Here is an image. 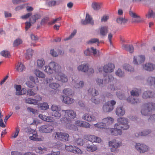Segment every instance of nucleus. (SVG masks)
<instances>
[{
	"label": "nucleus",
	"instance_id": "1",
	"mask_svg": "<svg viewBox=\"0 0 155 155\" xmlns=\"http://www.w3.org/2000/svg\"><path fill=\"white\" fill-rule=\"evenodd\" d=\"M45 71L49 74L53 73L54 71L56 73L55 76L56 79L63 83L66 82L68 81L67 77L61 72V67L54 62H51L48 66H45Z\"/></svg>",
	"mask_w": 155,
	"mask_h": 155
},
{
	"label": "nucleus",
	"instance_id": "2",
	"mask_svg": "<svg viewBox=\"0 0 155 155\" xmlns=\"http://www.w3.org/2000/svg\"><path fill=\"white\" fill-rule=\"evenodd\" d=\"M62 114L64 116V117L61 118L60 120L61 123H70L71 122V120L73 119L76 116V112L71 109L62 110Z\"/></svg>",
	"mask_w": 155,
	"mask_h": 155
},
{
	"label": "nucleus",
	"instance_id": "3",
	"mask_svg": "<svg viewBox=\"0 0 155 155\" xmlns=\"http://www.w3.org/2000/svg\"><path fill=\"white\" fill-rule=\"evenodd\" d=\"M114 119L110 117H108L105 118L103 119V122L101 123H97L94 124L95 127L101 129H107V127L110 124L113 123Z\"/></svg>",
	"mask_w": 155,
	"mask_h": 155
},
{
	"label": "nucleus",
	"instance_id": "4",
	"mask_svg": "<svg viewBox=\"0 0 155 155\" xmlns=\"http://www.w3.org/2000/svg\"><path fill=\"white\" fill-rule=\"evenodd\" d=\"M128 121L127 119L124 117H120L117 119V122L116 125L118 128H121L123 130L128 129L130 127L128 124Z\"/></svg>",
	"mask_w": 155,
	"mask_h": 155
},
{
	"label": "nucleus",
	"instance_id": "5",
	"mask_svg": "<svg viewBox=\"0 0 155 155\" xmlns=\"http://www.w3.org/2000/svg\"><path fill=\"white\" fill-rule=\"evenodd\" d=\"M116 102L115 101L111 100L106 103L103 107V110L104 112L111 111L114 109V105Z\"/></svg>",
	"mask_w": 155,
	"mask_h": 155
},
{
	"label": "nucleus",
	"instance_id": "6",
	"mask_svg": "<svg viewBox=\"0 0 155 155\" xmlns=\"http://www.w3.org/2000/svg\"><path fill=\"white\" fill-rule=\"evenodd\" d=\"M53 135L56 139L62 141H67L69 140V135L66 133L55 132Z\"/></svg>",
	"mask_w": 155,
	"mask_h": 155
},
{
	"label": "nucleus",
	"instance_id": "7",
	"mask_svg": "<svg viewBox=\"0 0 155 155\" xmlns=\"http://www.w3.org/2000/svg\"><path fill=\"white\" fill-rule=\"evenodd\" d=\"M88 94L91 95V101L95 104H98L100 103V100L97 99L95 97L98 94L97 91L95 89L90 88L88 90Z\"/></svg>",
	"mask_w": 155,
	"mask_h": 155
},
{
	"label": "nucleus",
	"instance_id": "8",
	"mask_svg": "<svg viewBox=\"0 0 155 155\" xmlns=\"http://www.w3.org/2000/svg\"><path fill=\"white\" fill-rule=\"evenodd\" d=\"M108 78L107 79L104 80V81L102 79L98 78L96 79V82L99 86L103 87L106 85V84L107 83H108L110 82L111 83L114 81V78L111 75H109L108 76Z\"/></svg>",
	"mask_w": 155,
	"mask_h": 155
},
{
	"label": "nucleus",
	"instance_id": "9",
	"mask_svg": "<svg viewBox=\"0 0 155 155\" xmlns=\"http://www.w3.org/2000/svg\"><path fill=\"white\" fill-rule=\"evenodd\" d=\"M145 107L147 108L146 110L142 109L141 110V113L143 115H148V112L152 110H155V103H148L145 104Z\"/></svg>",
	"mask_w": 155,
	"mask_h": 155
},
{
	"label": "nucleus",
	"instance_id": "10",
	"mask_svg": "<svg viewBox=\"0 0 155 155\" xmlns=\"http://www.w3.org/2000/svg\"><path fill=\"white\" fill-rule=\"evenodd\" d=\"M65 149L68 152H70L75 154H81L82 153V151L80 149L74 146L71 145L66 146Z\"/></svg>",
	"mask_w": 155,
	"mask_h": 155
},
{
	"label": "nucleus",
	"instance_id": "11",
	"mask_svg": "<svg viewBox=\"0 0 155 155\" xmlns=\"http://www.w3.org/2000/svg\"><path fill=\"white\" fill-rule=\"evenodd\" d=\"M84 138L92 142L99 143L101 141L100 137L92 135H85L84 136Z\"/></svg>",
	"mask_w": 155,
	"mask_h": 155
},
{
	"label": "nucleus",
	"instance_id": "12",
	"mask_svg": "<svg viewBox=\"0 0 155 155\" xmlns=\"http://www.w3.org/2000/svg\"><path fill=\"white\" fill-rule=\"evenodd\" d=\"M145 60V55H138L134 56L133 61V63L135 64H140L143 63Z\"/></svg>",
	"mask_w": 155,
	"mask_h": 155
},
{
	"label": "nucleus",
	"instance_id": "13",
	"mask_svg": "<svg viewBox=\"0 0 155 155\" xmlns=\"http://www.w3.org/2000/svg\"><path fill=\"white\" fill-rule=\"evenodd\" d=\"M121 144V143L117 142L116 140L110 141L109 142V146L111 147V150L114 152L117 151V148L120 146Z\"/></svg>",
	"mask_w": 155,
	"mask_h": 155
},
{
	"label": "nucleus",
	"instance_id": "14",
	"mask_svg": "<svg viewBox=\"0 0 155 155\" xmlns=\"http://www.w3.org/2000/svg\"><path fill=\"white\" fill-rule=\"evenodd\" d=\"M135 147L140 153H144L147 151L148 150L147 147L145 145L139 143L136 144Z\"/></svg>",
	"mask_w": 155,
	"mask_h": 155
},
{
	"label": "nucleus",
	"instance_id": "15",
	"mask_svg": "<svg viewBox=\"0 0 155 155\" xmlns=\"http://www.w3.org/2000/svg\"><path fill=\"white\" fill-rule=\"evenodd\" d=\"M129 14L130 16L132 18L131 19V22L132 23H139L142 21V20L140 16L135 13L132 11H130Z\"/></svg>",
	"mask_w": 155,
	"mask_h": 155
},
{
	"label": "nucleus",
	"instance_id": "16",
	"mask_svg": "<svg viewBox=\"0 0 155 155\" xmlns=\"http://www.w3.org/2000/svg\"><path fill=\"white\" fill-rule=\"evenodd\" d=\"M114 68L115 66L114 64L108 63L105 65L104 66V71L106 73H110L114 70Z\"/></svg>",
	"mask_w": 155,
	"mask_h": 155
},
{
	"label": "nucleus",
	"instance_id": "17",
	"mask_svg": "<svg viewBox=\"0 0 155 155\" xmlns=\"http://www.w3.org/2000/svg\"><path fill=\"white\" fill-rule=\"evenodd\" d=\"M53 128L51 126L44 125L41 126L39 128V131L43 133H48L52 131Z\"/></svg>",
	"mask_w": 155,
	"mask_h": 155
},
{
	"label": "nucleus",
	"instance_id": "18",
	"mask_svg": "<svg viewBox=\"0 0 155 155\" xmlns=\"http://www.w3.org/2000/svg\"><path fill=\"white\" fill-rule=\"evenodd\" d=\"M114 128H112L110 130V131L111 135L114 136L120 135L122 134V130L123 129L121 128H118L115 124Z\"/></svg>",
	"mask_w": 155,
	"mask_h": 155
},
{
	"label": "nucleus",
	"instance_id": "19",
	"mask_svg": "<svg viewBox=\"0 0 155 155\" xmlns=\"http://www.w3.org/2000/svg\"><path fill=\"white\" fill-rule=\"evenodd\" d=\"M37 97H38V99H35L32 98L26 99H25V102L27 104L36 105L38 101L41 100L42 99L41 97L39 95L37 96Z\"/></svg>",
	"mask_w": 155,
	"mask_h": 155
},
{
	"label": "nucleus",
	"instance_id": "20",
	"mask_svg": "<svg viewBox=\"0 0 155 155\" xmlns=\"http://www.w3.org/2000/svg\"><path fill=\"white\" fill-rule=\"evenodd\" d=\"M39 117L43 120L47 122H52L54 121V118L52 117H47L45 115L40 114L38 116Z\"/></svg>",
	"mask_w": 155,
	"mask_h": 155
},
{
	"label": "nucleus",
	"instance_id": "21",
	"mask_svg": "<svg viewBox=\"0 0 155 155\" xmlns=\"http://www.w3.org/2000/svg\"><path fill=\"white\" fill-rule=\"evenodd\" d=\"M83 119L88 121H95L96 117L93 115H91L88 114H84L82 117Z\"/></svg>",
	"mask_w": 155,
	"mask_h": 155
},
{
	"label": "nucleus",
	"instance_id": "22",
	"mask_svg": "<svg viewBox=\"0 0 155 155\" xmlns=\"http://www.w3.org/2000/svg\"><path fill=\"white\" fill-rule=\"evenodd\" d=\"M125 113V110L123 107L118 106L117 107L116 110V113L117 115L119 116H122Z\"/></svg>",
	"mask_w": 155,
	"mask_h": 155
},
{
	"label": "nucleus",
	"instance_id": "23",
	"mask_svg": "<svg viewBox=\"0 0 155 155\" xmlns=\"http://www.w3.org/2000/svg\"><path fill=\"white\" fill-rule=\"evenodd\" d=\"M143 68L146 70L152 71L155 69V65L152 63H146L143 65Z\"/></svg>",
	"mask_w": 155,
	"mask_h": 155
},
{
	"label": "nucleus",
	"instance_id": "24",
	"mask_svg": "<svg viewBox=\"0 0 155 155\" xmlns=\"http://www.w3.org/2000/svg\"><path fill=\"white\" fill-rule=\"evenodd\" d=\"M97 146L94 144H88L86 147V150L90 152H93L97 150Z\"/></svg>",
	"mask_w": 155,
	"mask_h": 155
},
{
	"label": "nucleus",
	"instance_id": "25",
	"mask_svg": "<svg viewBox=\"0 0 155 155\" xmlns=\"http://www.w3.org/2000/svg\"><path fill=\"white\" fill-rule=\"evenodd\" d=\"M73 142L74 144L78 146H83L84 143V140L80 138L74 139L73 140Z\"/></svg>",
	"mask_w": 155,
	"mask_h": 155
},
{
	"label": "nucleus",
	"instance_id": "26",
	"mask_svg": "<svg viewBox=\"0 0 155 155\" xmlns=\"http://www.w3.org/2000/svg\"><path fill=\"white\" fill-rule=\"evenodd\" d=\"M62 97L63 98V102L65 104H70L74 102V100L71 98L64 96H62Z\"/></svg>",
	"mask_w": 155,
	"mask_h": 155
},
{
	"label": "nucleus",
	"instance_id": "27",
	"mask_svg": "<svg viewBox=\"0 0 155 155\" xmlns=\"http://www.w3.org/2000/svg\"><path fill=\"white\" fill-rule=\"evenodd\" d=\"M108 31V28L107 26H102L100 29V34L103 36L106 35Z\"/></svg>",
	"mask_w": 155,
	"mask_h": 155
},
{
	"label": "nucleus",
	"instance_id": "28",
	"mask_svg": "<svg viewBox=\"0 0 155 155\" xmlns=\"http://www.w3.org/2000/svg\"><path fill=\"white\" fill-rule=\"evenodd\" d=\"M102 5V3L94 2L92 4L91 6L94 10L97 11L101 8Z\"/></svg>",
	"mask_w": 155,
	"mask_h": 155
},
{
	"label": "nucleus",
	"instance_id": "29",
	"mask_svg": "<svg viewBox=\"0 0 155 155\" xmlns=\"http://www.w3.org/2000/svg\"><path fill=\"white\" fill-rule=\"evenodd\" d=\"M153 96V93L151 91H145L142 95V97L143 99H147L150 97H152Z\"/></svg>",
	"mask_w": 155,
	"mask_h": 155
},
{
	"label": "nucleus",
	"instance_id": "30",
	"mask_svg": "<svg viewBox=\"0 0 155 155\" xmlns=\"http://www.w3.org/2000/svg\"><path fill=\"white\" fill-rule=\"evenodd\" d=\"M122 48L127 51L132 53L134 51V48L132 45H124L122 46Z\"/></svg>",
	"mask_w": 155,
	"mask_h": 155
},
{
	"label": "nucleus",
	"instance_id": "31",
	"mask_svg": "<svg viewBox=\"0 0 155 155\" xmlns=\"http://www.w3.org/2000/svg\"><path fill=\"white\" fill-rule=\"evenodd\" d=\"M34 74L37 77L39 78H44L45 77V75L43 72L38 70H35L34 71Z\"/></svg>",
	"mask_w": 155,
	"mask_h": 155
},
{
	"label": "nucleus",
	"instance_id": "32",
	"mask_svg": "<svg viewBox=\"0 0 155 155\" xmlns=\"http://www.w3.org/2000/svg\"><path fill=\"white\" fill-rule=\"evenodd\" d=\"M45 61L42 58L39 59L37 61V67L39 68H42L45 65Z\"/></svg>",
	"mask_w": 155,
	"mask_h": 155
},
{
	"label": "nucleus",
	"instance_id": "33",
	"mask_svg": "<svg viewBox=\"0 0 155 155\" xmlns=\"http://www.w3.org/2000/svg\"><path fill=\"white\" fill-rule=\"evenodd\" d=\"M78 69L79 71L85 72L88 70V67L87 64L81 65L78 67Z\"/></svg>",
	"mask_w": 155,
	"mask_h": 155
},
{
	"label": "nucleus",
	"instance_id": "34",
	"mask_svg": "<svg viewBox=\"0 0 155 155\" xmlns=\"http://www.w3.org/2000/svg\"><path fill=\"white\" fill-rule=\"evenodd\" d=\"M147 83L148 85H153L155 87V77H149L147 79Z\"/></svg>",
	"mask_w": 155,
	"mask_h": 155
},
{
	"label": "nucleus",
	"instance_id": "35",
	"mask_svg": "<svg viewBox=\"0 0 155 155\" xmlns=\"http://www.w3.org/2000/svg\"><path fill=\"white\" fill-rule=\"evenodd\" d=\"M127 100L128 102L133 104H136L140 102L139 100H136L132 96H130L128 97Z\"/></svg>",
	"mask_w": 155,
	"mask_h": 155
},
{
	"label": "nucleus",
	"instance_id": "36",
	"mask_svg": "<svg viewBox=\"0 0 155 155\" xmlns=\"http://www.w3.org/2000/svg\"><path fill=\"white\" fill-rule=\"evenodd\" d=\"M33 51L32 49H28L26 51L25 57L27 59H28L31 58L33 55Z\"/></svg>",
	"mask_w": 155,
	"mask_h": 155
},
{
	"label": "nucleus",
	"instance_id": "37",
	"mask_svg": "<svg viewBox=\"0 0 155 155\" xmlns=\"http://www.w3.org/2000/svg\"><path fill=\"white\" fill-rule=\"evenodd\" d=\"M40 18L39 15L36 14L32 16L30 18V21L31 23H34L35 22L36 20Z\"/></svg>",
	"mask_w": 155,
	"mask_h": 155
},
{
	"label": "nucleus",
	"instance_id": "38",
	"mask_svg": "<svg viewBox=\"0 0 155 155\" xmlns=\"http://www.w3.org/2000/svg\"><path fill=\"white\" fill-rule=\"evenodd\" d=\"M47 150L46 149L43 147H36L35 148V151L36 153H39L42 154L43 153L44 151Z\"/></svg>",
	"mask_w": 155,
	"mask_h": 155
},
{
	"label": "nucleus",
	"instance_id": "39",
	"mask_svg": "<svg viewBox=\"0 0 155 155\" xmlns=\"http://www.w3.org/2000/svg\"><path fill=\"white\" fill-rule=\"evenodd\" d=\"M127 19L123 18H117V22L121 25H125L127 22Z\"/></svg>",
	"mask_w": 155,
	"mask_h": 155
},
{
	"label": "nucleus",
	"instance_id": "40",
	"mask_svg": "<svg viewBox=\"0 0 155 155\" xmlns=\"http://www.w3.org/2000/svg\"><path fill=\"white\" fill-rule=\"evenodd\" d=\"M86 20L88 24H90L92 25H94V22L92 18L88 14L86 15Z\"/></svg>",
	"mask_w": 155,
	"mask_h": 155
},
{
	"label": "nucleus",
	"instance_id": "41",
	"mask_svg": "<svg viewBox=\"0 0 155 155\" xmlns=\"http://www.w3.org/2000/svg\"><path fill=\"white\" fill-rule=\"evenodd\" d=\"M38 107L41 110H46L49 108V105L46 103L40 104L38 105Z\"/></svg>",
	"mask_w": 155,
	"mask_h": 155
},
{
	"label": "nucleus",
	"instance_id": "42",
	"mask_svg": "<svg viewBox=\"0 0 155 155\" xmlns=\"http://www.w3.org/2000/svg\"><path fill=\"white\" fill-rule=\"evenodd\" d=\"M25 69L24 65L20 63H18L17 65L16 69L19 72L23 71Z\"/></svg>",
	"mask_w": 155,
	"mask_h": 155
},
{
	"label": "nucleus",
	"instance_id": "43",
	"mask_svg": "<svg viewBox=\"0 0 155 155\" xmlns=\"http://www.w3.org/2000/svg\"><path fill=\"white\" fill-rule=\"evenodd\" d=\"M49 86L51 88L57 90L60 87V85L57 83H52L49 84Z\"/></svg>",
	"mask_w": 155,
	"mask_h": 155
},
{
	"label": "nucleus",
	"instance_id": "44",
	"mask_svg": "<svg viewBox=\"0 0 155 155\" xmlns=\"http://www.w3.org/2000/svg\"><path fill=\"white\" fill-rule=\"evenodd\" d=\"M63 92L64 94L68 96L71 95L73 94L71 89L69 88L64 89L63 90Z\"/></svg>",
	"mask_w": 155,
	"mask_h": 155
},
{
	"label": "nucleus",
	"instance_id": "45",
	"mask_svg": "<svg viewBox=\"0 0 155 155\" xmlns=\"http://www.w3.org/2000/svg\"><path fill=\"white\" fill-rule=\"evenodd\" d=\"M124 68L126 70L128 71L133 72L134 70V68L127 64H124Z\"/></svg>",
	"mask_w": 155,
	"mask_h": 155
},
{
	"label": "nucleus",
	"instance_id": "46",
	"mask_svg": "<svg viewBox=\"0 0 155 155\" xmlns=\"http://www.w3.org/2000/svg\"><path fill=\"white\" fill-rule=\"evenodd\" d=\"M141 93V91L139 89H136L135 90H132L130 92V94L133 96H138L139 94Z\"/></svg>",
	"mask_w": 155,
	"mask_h": 155
},
{
	"label": "nucleus",
	"instance_id": "47",
	"mask_svg": "<svg viewBox=\"0 0 155 155\" xmlns=\"http://www.w3.org/2000/svg\"><path fill=\"white\" fill-rule=\"evenodd\" d=\"M80 125L81 127L87 128H90L91 126L89 123L84 121H81Z\"/></svg>",
	"mask_w": 155,
	"mask_h": 155
},
{
	"label": "nucleus",
	"instance_id": "48",
	"mask_svg": "<svg viewBox=\"0 0 155 155\" xmlns=\"http://www.w3.org/2000/svg\"><path fill=\"white\" fill-rule=\"evenodd\" d=\"M22 41L20 39H17L15 40L13 43V46L14 47H16L18 46L19 45L21 44Z\"/></svg>",
	"mask_w": 155,
	"mask_h": 155
},
{
	"label": "nucleus",
	"instance_id": "49",
	"mask_svg": "<svg viewBox=\"0 0 155 155\" xmlns=\"http://www.w3.org/2000/svg\"><path fill=\"white\" fill-rule=\"evenodd\" d=\"M56 4V1L53 0H50L46 3L47 5L49 7H52L55 6Z\"/></svg>",
	"mask_w": 155,
	"mask_h": 155
},
{
	"label": "nucleus",
	"instance_id": "50",
	"mask_svg": "<svg viewBox=\"0 0 155 155\" xmlns=\"http://www.w3.org/2000/svg\"><path fill=\"white\" fill-rule=\"evenodd\" d=\"M150 131H151L149 130H144L143 132H141V134H137V135H136V134H135V136L137 137H138L140 135L143 136H146L149 134L150 132Z\"/></svg>",
	"mask_w": 155,
	"mask_h": 155
},
{
	"label": "nucleus",
	"instance_id": "51",
	"mask_svg": "<svg viewBox=\"0 0 155 155\" xmlns=\"http://www.w3.org/2000/svg\"><path fill=\"white\" fill-rule=\"evenodd\" d=\"M146 17L149 18L151 17H155V13L153 12L152 10H150L149 11L148 14L146 15Z\"/></svg>",
	"mask_w": 155,
	"mask_h": 155
},
{
	"label": "nucleus",
	"instance_id": "52",
	"mask_svg": "<svg viewBox=\"0 0 155 155\" xmlns=\"http://www.w3.org/2000/svg\"><path fill=\"white\" fill-rule=\"evenodd\" d=\"M116 74L117 76L120 77H122L124 76V72L122 71L121 69H118L116 72Z\"/></svg>",
	"mask_w": 155,
	"mask_h": 155
},
{
	"label": "nucleus",
	"instance_id": "53",
	"mask_svg": "<svg viewBox=\"0 0 155 155\" xmlns=\"http://www.w3.org/2000/svg\"><path fill=\"white\" fill-rule=\"evenodd\" d=\"M1 55L5 58L9 57L10 56V53L8 51L4 50L1 53Z\"/></svg>",
	"mask_w": 155,
	"mask_h": 155
},
{
	"label": "nucleus",
	"instance_id": "54",
	"mask_svg": "<svg viewBox=\"0 0 155 155\" xmlns=\"http://www.w3.org/2000/svg\"><path fill=\"white\" fill-rule=\"evenodd\" d=\"M52 114L53 116L58 118H59L61 116V114L59 113V111L52 112Z\"/></svg>",
	"mask_w": 155,
	"mask_h": 155
},
{
	"label": "nucleus",
	"instance_id": "55",
	"mask_svg": "<svg viewBox=\"0 0 155 155\" xmlns=\"http://www.w3.org/2000/svg\"><path fill=\"white\" fill-rule=\"evenodd\" d=\"M96 42H97L98 44L99 43V39L97 38H92L87 42V43L88 44H92Z\"/></svg>",
	"mask_w": 155,
	"mask_h": 155
},
{
	"label": "nucleus",
	"instance_id": "56",
	"mask_svg": "<svg viewBox=\"0 0 155 155\" xmlns=\"http://www.w3.org/2000/svg\"><path fill=\"white\" fill-rule=\"evenodd\" d=\"M26 93V90L25 88H23L20 92H16V95H20L25 94Z\"/></svg>",
	"mask_w": 155,
	"mask_h": 155
},
{
	"label": "nucleus",
	"instance_id": "57",
	"mask_svg": "<svg viewBox=\"0 0 155 155\" xmlns=\"http://www.w3.org/2000/svg\"><path fill=\"white\" fill-rule=\"evenodd\" d=\"M84 85V82L82 81H80L79 83L75 84L74 85L75 87L76 88H81Z\"/></svg>",
	"mask_w": 155,
	"mask_h": 155
},
{
	"label": "nucleus",
	"instance_id": "58",
	"mask_svg": "<svg viewBox=\"0 0 155 155\" xmlns=\"http://www.w3.org/2000/svg\"><path fill=\"white\" fill-rule=\"evenodd\" d=\"M61 19V17H60L59 18H55V19H53V20L49 22L48 23V24L49 25H53L55 23L57 22V21H60Z\"/></svg>",
	"mask_w": 155,
	"mask_h": 155
},
{
	"label": "nucleus",
	"instance_id": "59",
	"mask_svg": "<svg viewBox=\"0 0 155 155\" xmlns=\"http://www.w3.org/2000/svg\"><path fill=\"white\" fill-rule=\"evenodd\" d=\"M35 94V92L32 89H28L27 91V94L29 96H34Z\"/></svg>",
	"mask_w": 155,
	"mask_h": 155
},
{
	"label": "nucleus",
	"instance_id": "60",
	"mask_svg": "<svg viewBox=\"0 0 155 155\" xmlns=\"http://www.w3.org/2000/svg\"><path fill=\"white\" fill-rule=\"evenodd\" d=\"M32 15V13L31 12L28 13L27 14L22 15L21 17V18L23 19H25L28 18L30 16Z\"/></svg>",
	"mask_w": 155,
	"mask_h": 155
},
{
	"label": "nucleus",
	"instance_id": "61",
	"mask_svg": "<svg viewBox=\"0 0 155 155\" xmlns=\"http://www.w3.org/2000/svg\"><path fill=\"white\" fill-rule=\"evenodd\" d=\"M51 110L53 111V112L59 110L58 107L54 105H52L51 107Z\"/></svg>",
	"mask_w": 155,
	"mask_h": 155
},
{
	"label": "nucleus",
	"instance_id": "62",
	"mask_svg": "<svg viewBox=\"0 0 155 155\" xmlns=\"http://www.w3.org/2000/svg\"><path fill=\"white\" fill-rule=\"evenodd\" d=\"M84 54L87 56H90L92 52L91 50V48H87L84 52Z\"/></svg>",
	"mask_w": 155,
	"mask_h": 155
},
{
	"label": "nucleus",
	"instance_id": "63",
	"mask_svg": "<svg viewBox=\"0 0 155 155\" xmlns=\"http://www.w3.org/2000/svg\"><path fill=\"white\" fill-rule=\"evenodd\" d=\"M116 94L117 96L120 99L122 100L124 97V94H121L120 92H117Z\"/></svg>",
	"mask_w": 155,
	"mask_h": 155
},
{
	"label": "nucleus",
	"instance_id": "64",
	"mask_svg": "<svg viewBox=\"0 0 155 155\" xmlns=\"http://www.w3.org/2000/svg\"><path fill=\"white\" fill-rule=\"evenodd\" d=\"M19 129L18 127H17L15 129V132L14 133V135L12 137L14 138H16L18 136L19 132Z\"/></svg>",
	"mask_w": 155,
	"mask_h": 155
}]
</instances>
